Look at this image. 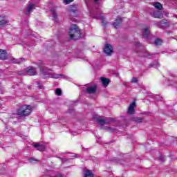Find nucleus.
Wrapping results in <instances>:
<instances>
[{"mask_svg":"<svg viewBox=\"0 0 177 177\" xmlns=\"http://www.w3.org/2000/svg\"><path fill=\"white\" fill-rule=\"evenodd\" d=\"M136 106V103L135 102H133L132 104H130L129 109H128L129 114H134Z\"/></svg>","mask_w":177,"mask_h":177,"instance_id":"10","label":"nucleus"},{"mask_svg":"<svg viewBox=\"0 0 177 177\" xmlns=\"http://www.w3.org/2000/svg\"><path fill=\"white\" fill-rule=\"evenodd\" d=\"M55 94H57L58 96H60L62 95V89L57 88L55 90Z\"/></svg>","mask_w":177,"mask_h":177,"instance_id":"28","label":"nucleus"},{"mask_svg":"<svg viewBox=\"0 0 177 177\" xmlns=\"http://www.w3.org/2000/svg\"><path fill=\"white\" fill-rule=\"evenodd\" d=\"M35 6L34 4H29L28 6V8H27L28 13H30V12H32V10L34 9Z\"/></svg>","mask_w":177,"mask_h":177,"instance_id":"22","label":"nucleus"},{"mask_svg":"<svg viewBox=\"0 0 177 177\" xmlns=\"http://www.w3.org/2000/svg\"><path fill=\"white\" fill-rule=\"evenodd\" d=\"M0 107H1V104H0Z\"/></svg>","mask_w":177,"mask_h":177,"instance_id":"38","label":"nucleus"},{"mask_svg":"<svg viewBox=\"0 0 177 177\" xmlns=\"http://www.w3.org/2000/svg\"><path fill=\"white\" fill-rule=\"evenodd\" d=\"M69 12H73V13H75L77 12V6L73 5L70 6Z\"/></svg>","mask_w":177,"mask_h":177,"instance_id":"20","label":"nucleus"},{"mask_svg":"<svg viewBox=\"0 0 177 177\" xmlns=\"http://www.w3.org/2000/svg\"><path fill=\"white\" fill-rule=\"evenodd\" d=\"M159 159L160 161H162V162H164V161H165V156L161 155L160 157H159Z\"/></svg>","mask_w":177,"mask_h":177,"instance_id":"31","label":"nucleus"},{"mask_svg":"<svg viewBox=\"0 0 177 177\" xmlns=\"http://www.w3.org/2000/svg\"><path fill=\"white\" fill-rule=\"evenodd\" d=\"M33 146L39 150V151H44L45 150L46 147L44 145H39V144H34Z\"/></svg>","mask_w":177,"mask_h":177,"instance_id":"13","label":"nucleus"},{"mask_svg":"<svg viewBox=\"0 0 177 177\" xmlns=\"http://www.w3.org/2000/svg\"><path fill=\"white\" fill-rule=\"evenodd\" d=\"M151 16L155 19H162V17H164V15H162V12L160 11H153L151 13Z\"/></svg>","mask_w":177,"mask_h":177,"instance_id":"7","label":"nucleus"},{"mask_svg":"<svg viewBox=\"0 0 177 177\" xmlns=\"http://www.w3.org/2000/svg\"><path fill=\"white\" fill-rule=\"evenodd\" d=\"M9 26V21L4 17L0 16V28H3Z\"/></svg>","mask_w":177,"mask_h":177,"instance_id":"5","label":"nucleus"},{"mask_svg":"<svg viewBox=\"0 0 177 177\" xmlns=\"http://www.w3.org/2000/svg\"><path fill=\"white\" fill-rule=\"evenodd\" d=\"M160 23H161V22H158V23L156 24V26H158V27H160Z\"/></svg>","mask_w":177,"mask_h":177,"instance_id":"34","label":"nucleus"},{"mask_svg":"<svg viewBox=\"0 0 177 177\" xmlns=\"http://www.w3.org/2000/svg\"><path fill=\"white\" fill-rule=\"evenodd\" d=\"M104 52L106 55H111V53H113V46L110 44H106Z\"/></svg>","mask_w":177,"mask_h":177,"instance_id":"6","label":"nucleus"},{"mask_svg":"<svg viewBox=\"0 0 177 177\" xmlns=\"http://www.w3.org/2000/svg\"><path fill=\"white\" fill-rule=\"evenodd\" d=\"M23 62H24V59L23 58L13 59V63H15V64H20V63H23Z\"/></svg>","mask_w":177,"mask_h":177,"instance_id":"18","label":"nucleus"},{"mask_svg":"<svg viewBox=\"0 0 177 177\" xmlns=\"http://www.w3.org/2000/svg\"><path fill=\"white\" fill-rule=\"evenodd\" d=\"M97 122L101 125V126H103V125H106V119H103L102 118H99L97 119Z\"/></svg>","mask_w":177,"mask_h":177,"instance_id":"16","label":"nucleus"},{"mask_svg":"<svg viewBox=\"0 0 177 177\" xmlns=\"http://www.w3.org/2000/svg\"><path fill=\"white\" fill-rule=\"evenodd\" d=\"M50 12L54 19H57V14H56V12L55 11V10H51Z\"/></svg>","mask_w":177,"mask_h":177,"instance_id":"27","label":"nucleus"},{"mask_svg":"<svg viewBox=\"0 0 177 177\" xmlns=\"http://www.w3.org/2000/svg\"><path fill=\"white\" fill-rule=\"evenodd\" d=\"M39 67L40 68V73L43 75H49L50 74V70H49L48 68L45 66V64H41L39 65Z\"/></svg>","mask_w":177,"mask_h":177,"instance_id":"3","label":"nucleus"},{"mask_svg":"<svg viewBox=\"0 0 177 177\" xmlns=\"http://www.w3.org/2000/svg\"><path fill=\"white\" fill-rule=\"evenodd\" d=\"M131 120L134 121V122H137L138 124H140V122H143V118H140V117L132 118Z\"/></svg>","mask_w":177,"mask_h":177,"instance_id":"17","label":"nucleus"},{"mask_svg":"<svg viewBox=\"0 0 177 177\" xmlns=\"http://www.w3.org/2000/svg\"><path fill=\"white\" fill-rule=\"evenodd\" d=\"M32 108L30 105H23L17 111L18 115L21 117H27L31 114Z\"/></svg>","mask_w":177,"mask_h":177,"instance_id":"2","label":"nucleus"},{"mask_svg":"<svg viewBox=\"0 0 177 177\" xmlns=\"http://www.w3.org/2000/svg\"><path fill=\"white\" fill-rule=\"evenodd\" d=\"M29 162H30V164H36V162H39V160L37 159H35L34 158H30L28 159Z\"/></svg>","mask_w":177,"mask_h":177,"instance_id":"21","label":"nucleus"},{"mask_svg":"<svg viewBox=\"0 0 177 177\" xmlns=\"http://www.w3.org/2000/svg\"><path fill=\"white\" fill-rule=\"evenodd\" d=\"M84 177H93V174L91 170H87L85 173Z\"/></svg>","mask_w":177,"mask_h":177,"instance_id":"23","label":"nucleus"},{"mask_svg":"<svg viewBox=\"0 0 177 177\" xmlns=\"http://www.w3.org/2000/svg\"><path fill=\"white\" fill-rule=\"evenodd\" d=\"M6 59H8V55L6 54V51L3 50H0V59L6 60Z\"/></svg>","mask_w":177,"mask_h":177,"instance_id":"12","label":"nucleus"},{"mask_svg":"<svg viewBox=\"0 0 177 177\" xmlns=\"http://www.w3.org/2000/svg\"><path fill=\"white\" fill-rule=\"evenodd\" d=\"M72 135H73V136H75V135H77L76 132H72Z\"/></svg>","mask_w":177,"mask_h":177,"instance_id":"33","label":"nucleus"},{"mask_svg":"<svg viewBox=\"0 0 177 177\" xmlns=\"http://www.w3.org/2000/svg\"><path fill=\"white\" fill-rule=\"evenodd\" d=\"M122 23V19L120 17H118L115 22L113 24V26L115 27V28H118L120 26H121V24Z\"/></svg>","mask_w":177,"mask_h":177,"instance_id":"11","label":"nucleus"},{"mask_svg":"<svg viewBox=\"0 0 177 177\" xmlns=\"http://www.w3.org/2000/svg\"><path fill=\"white\" fill-rule=\"evenodd\" d=\"M153 6H154V8H156V9H158V10H162V5L160 3V2L153 3Z\"/></svg>","mask_w":177,"mask_h":177,"instance_id":"15","label":"nucleus"},{"mask_svg":"<svg viewBox=\"0 0 177 177\" xmlns=\"http://www.w3.org/2000/svg\"><path fill=\"white\" fill-rule=\"evenodd\" d=\"M61 77H63V75H62V74L53 73V74L51 75V77H52V78L57 79V78H60Z\"/></svg>","mask_w":177,"mask_h":177,"instance_id":"24","label":"nucleus"},{"mask_svg":"<svg viewBox=\"0 0 177 177\" xmlns=\"http://www.w3.org/2000/svg\"><path fill=\"white\" fill-rule=\"evenodd\" d=\"M95 1V2H97V1H99V0H94Z\"/></svg>","mask_w":177,"mask_h":177,"instance_id":"36","label":"nucleus"},{"mask_svg":"<svg viewBox=\"0 0 177 177\" xmlns=\"http://www.w3.org/2000/svg\"><path fill=\"white\" fill-rule=\"evenodd\" d=\"M131 84H138V77H133L131 80Z\"/></svg>","mask_w":177,"mask_h":177,"instance_id":"30","label":"nucleus"},{"mask_svg":"<svg viewBox=\"0 0 177 177\" xmlns=\"http://www.w3.org/2000/svg\"><path fill=\"white\" fill-rule=\"evenodd\" d=\"M158 66H160V64L157 62H154L150 64V67H158Z\"/></svg>","mask_w":177,"mask_h":177,"instance_id":"26","label":"nucleus"},{"mask_svg":"<svg viewBox=\"0 0 177 177\" xmlns=\"http://www.w3.org/2000/svg\"><path fill=\"white\" fill-rule=\"evenodd\" d=\"M145 56H146V57H149V56H153V55L148 54V55H145Z\"/></svg>","mask_w":177,"mask_h":177,"instance_id":"35","label":"nucleus"},{"mask_svg":"<svg viewBox=\"0 0 177 177\" xmlns=\"http://www.w3.org/2000/svg\"><path fill=\"white\" fill-rule=\"evenodd\" d=\"M154 44L156 46H158L162 44V39L158 38L155 40Z\"/></svg>","mask_w":177,"mask_h":177,"instance_id":"19","label":"nucleus"},{"mask_svg":"<svg viewBox=\"0 0 177 177\" xmlns=\"http://www.w3.org/2000/svg\"><path fill=\"white\" fill-rule=\"evenodd\" d=\"M96 89H97V86L96 85H93L86 88V92L89 94L95 93Z\"/></svg>","mask_w":177,"mask_h":177,"instance_id":"8","label":"nucleus"},{"mask_svg":"<svg viewBox=\"0 0 177 177\" xmlns=\"http://www.w3.org/2000/svg\"><path fill=\"white\" fill-rule=\"evenodd\" d=\"M39 89H42V87L39 86Z\"/></svg>","mask_w":177,"mask_h":177,"instance_id":"37","label":"nucleus"},{"mask_svg":"<svg viewBox=\"0 0 177 177\" xmlns=\"http://www.w3.org/2000/svg\"><path fill=\"white\" fill-rule=\"evenodd\" d=\"M74 0H64V2L66 4L71 3Z\"/></svg>","mask_w":177,"mask_h":177,"instance_id":"32","label":"nucleus"},{"mask_svg":"<svg viewBox=\"0 0 177 177\" xmlns=\"http://www.w3.org/2000/svg\"><path fill=\"white\" fill-rule=\"evenodd\" d=\"M28 75H37V68L34 66H29L25 69Z\"/></svg>","mask_w":177,"mask_h":177,"instance_id":"4","label":"nucleus"},{"mask_svg":"<svg viewBox=\"0 0 177 177\" xmlns=\"http://www.w3.org/2000/svg\"><path fill=\"white\" fill-rule=\"evenodd\" d=\"M100 19L102 20V26H106V24H107V21H106V20H104V17L101 16Z\"/></svg>","mask_w":177,"mask_h":177,"instance_id":"29","label":"nucleus"},{"mask_svg":"<svg viewBox=\"0 0 177 177\" xmlns=\"http://www.w3.org/2000/svg\"><path fill=\"white\" fill-rule=\"evenodd\" d=\"M149 32L150 30H149V27L145 28L142 32L143 38H147V37H149Z\"/></svg>","mask_w":177,"mask_h":177,"instance_id":"14","label":"nucleus"},{"mask_svg":"<svg viewBox=\"0 0 177 177\" xmlns=\"http://www.w3.org/2000/svg\"><path fill=\"white\" fill-rule=\"evenodd\" d=\"M81 29L78 27V26L73 24L71 25L69 29V37L71 39H74L77 41L81 38Z\"/></svg>","mask_w":177,"mask_h":177,"instance_id":"1","label":"nucleus"},{"mask_svg":"<svg viewBox=\"0 0 177 177\" xmlns=\"http://www.w3.org/2000/svg\"><path fill=\"white\" fill-rule=\"evenodd\" d=\"M113 121H114L113 118H107L105 119V122H106V125H107V124H110L111 122H113Z\"/></svg>","mask_w":177,"mask_h":177,"instance_id":"25","label":"nucleus"},{"mask_svg":"<svg viewBox=\"0 0 177 177\" xmlns=\"http://www.w3.org/2000/svg\"><path fill=\"white\" fill-rule=\"evenodd\" d=\"M100 80L104 88L109 86V84H110V79L106 77H100Z\"/></svg>","mask_w":177,"mask_h":177,"instance_id":"9","label":"nucleus"}]
</instances>
